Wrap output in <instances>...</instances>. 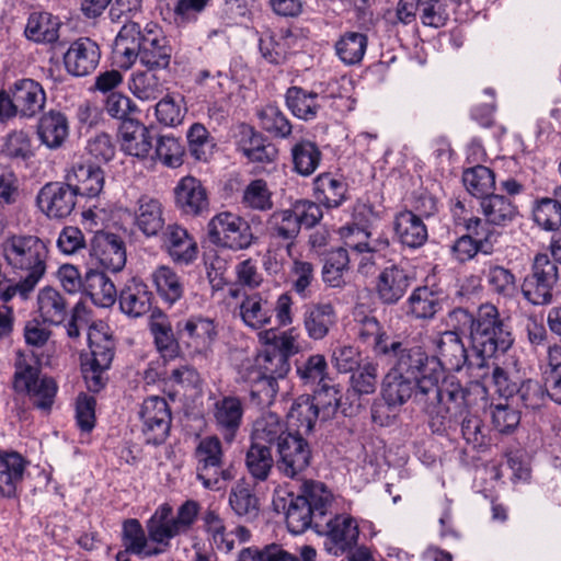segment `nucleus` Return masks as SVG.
<instances>
[{"label": "nucleus", "instance_id": "obj_23", "mask_svg": "<svg viewBox=\"0 0 561 561\" xmlns=\"http://www.w3.org/2000/svg\"><path fill=\"white\" fill-rule=\"evenodd\" d=\"M174 202L181 214L191 217L203 216L208 211L207 191L201 180L192 175L183 176L174 187Z\"/></svg>", "mask_w": 561, "mask_h": 561}, {"label": "nucleus", "instance_id": "obj_9", "mask_svg": "<svg viewBox=\"0 0 561 561\" xmlns=\"http://www.w3.org/2000/svg\"><path fill=\"white\" fill-rule=\"evenodd\" d=\"M207 233L213 244L232 251L247 250L259 240L250 224L231 211L215 215L207 225Z\"/></svg>", "mask_w": 561, "mask_h": 561}, {"label": "nucleus", "instance_id": "obj_60", "mask_svg": "<svg viewBox=\"0 0 561 561\" xmlns=\"http://www.w3.org/2000/svg\"><path fill=\"white\" fill-rule=\"evenodd\" d=\"M188 152L196 161H208L215 147L214 138L201 123H194L186 134Z\"/></svg>", "mask_w": 561, "mask_h": 561}, {"label": "nucleus", "instance_id": "obj_34", "mask_svg": "<svg viewBox=\"0 0 561 561\" xmlns=\"http://www.w3.org/2000/svg\"><path fill=\"white\" fill-rule=\"evenodd\" d=\"M61 22L58 16L49 12H32L24 28L27 41L41 45H51L59 39Z\"/></svg>", "mask_w": 561, "mask_h": 561}, {"label": "nucleus", "instance_id": "obj_32", "mask_svg": "<svg viewBox=\"0 0 561 561\" xmlns=\"http://www.w3.org/2000/svg\"><path fill=\"white\" fill-rule=\"evenodd\" d=\"M107 271L91 266L83 277L82 293L98 307H111L117 296L116 287L106 275Z\"/></svg>", "mask_w": 561, "mask_h": 561}, {"label": "nucleus", "instance_id": "obj_22", "mask_svg": "<svg viewBox=\"0 0 561 561\" xmlns=\"http://www.w3.org/2000/svg\"><path fill=\"white\" fill-rule=\"evenodd\" d=\"M152 148L151 161H159L171 169L180 168L184 162V147L178 138L154 134L153 128L142 125V151L148 152Z\"/></svg>", "mask_w": 561, "mask_h": 561}, {"label": "nucleus", "instance_id": "obj_24", "mask_svg": "<svg viewBox=\"0 0 561 561\" xmlns=\"http://www.w3.org/2000/svg\"><path fill=\"white\" fill-rule=\"evenodd\" d=\"M255 365L260 373V391L273 398L278 392V379H284L290 370L289 360L284 355L275 353L274 348L265 347L257 354Z\"/></svg>", "mask_w": 561, "mask_h": 561}, {"label": "nucleus", "instance_id": "obj_27", "mask_svg": "<svg viewBox=\"0 0 561 561\" xmlns=\"http://www.w3.org/2000/svg\"><path fill=\"white\" fill-rule=\"evenodd\" d=\"M159 238L173 262L190 265L197 259V242L186 229L178 225L168 226Z\"/></svg>", "mask_w": 561, "mask_h": 561}, {"label": "nucleus", "instance_id": "obj_4", "mask_svg": "<svg viewBox=\"0 0 561 561\" xmlns=\"http://www.w3.org/2000/svg\"><path fill=\"white\" fill-rule=\"evenodd\" d=\"M383 357L394 358L392 369L416 380L420 401L442 390L439 363L422 345L399 340V347Z\"/></svg>", "mask_w": 561, "mask_h": 561}, {"label": "nucleus", "instance_id": "obj_56", "mask_svg": "<svg viewBox=\"0 0 561 561\" xmlns=\"http://www.w3.org/2000/svg\"><path fill=\"white\" fill-rule=\"evenodd\" d=\"M275 462L268 446L251 443L245 454V466L253 479L266 481Z\"/></svg>", "mask_w": 561, "mask_h": 561}, {"label": "nucleus", "instance_id": "obj_49", "mask_svg": "<svg viewBox=\"0 0 561 561\" xmlns=\"http://www.w3.org/2000/svg\"><path fill=\"white\" fill-rule=\"evenodd\" d=\"M229 505L240 517L255 518L260 511V501L253 485L245 481H238L229 494Z\"/></svg>", "mask_w": 561, "mask_h": 561}, {"label": "nucleus", "instance_id": "obj_26", "mask_svg": "<svg viewBox=\"0 0 561 561\" xmlns=\"http://www.w3.org/2000/svg\"><path fill=\"white\" fill-rule=\"evenodd\" d=\"M78 196L93 198L100 195L104 186V171L92 162H77L65 178Z\"/></svg>", "mask_w": 561, "mask_h": 561}, {"label": "nucleus", "instance_id": "obj_44", "mask_svg": "<svg viewBox=\"0 0 561 561\" xmlns=\"http://www.w3.org/2000/svg\"><path fill=\"white\" fill-rule=\"evenodd\" d=\"M201 520L202 529L211 546L226 553L234 548L233 534L227 531L225 520L217 510L207 507L202 513Z\"/></svg>", "mask_w": 561, "mask_h": 561}, {"label": "nucleus", "instance_id": "obj_7", "mask_svg": "<svg viewBox=\"0 0 561 561\" xmlns=\"http://www.w3.org/2000/svg\"><path fill=\"white\" fill-rule=\"evenodd\" d=\"M341 399L342 393L339 386L324 380L311 397H300L295 401L289 417L296 422L299 431L302 430L305 434H309L313 431L318 419L327 421L335 415Z\"/></svg>", "mask_w": 561, "mask_h": 561}, {"label": "nucleus", "instance_id": "obj_45", "mask_svg": "<svg viewBox=\"0 0 561 561\" xmlns=\"http://www.w3.org/2000/svg\"><path fill=\"white\" fill-rule=\"evenodd\" d=\"M287 431L286 423L273 412L263 413L253 423L251 433V443H257L261 446H278V443L285 434H290Z\"/></svg>", "mask_w": 561, "mask_h": 561}, {"label": "nucleus", "instance_id": "obj_61", "mask_svg": "<svg viewBox=\"0 0 561 561\" xmlns=\"http://www.w3.org/2000/svg\"><path fill=\"white\" fill-rule=\"evenodd\" d=\"M257 116L261 127L268 134L277 138L290 136L293 125L278 106L268 104L259 112Z\"/></svg>", "mask_w": 561, "mask_h": 561}, {"label": "nucleus", "instance_id": "obj_19", "mask_svg": "<svg viewBox=\"0 0 561 561\" xmlns=\"http://www.w3.org/2000/svg\"><path fill=\"white\" fill-rule=\"evenodd\" d=\"M211 415L216 430L220 433L224 442L230 445L234 442L243 422L244 404L242 400L232 394L222 396L214 402Z\"/></svg>", "mask_w": 561, "mask_h": 561}, {"label": "nucleus", "instance_id": "obj_39", "mask_svg": "<svg viewBox=\"0 0 561 561\" xmlns=\"http://www.w3.org/2000/svg\"><path fill=\"white\" fill-rule=\"evenodd\" d=\"M37 136L47 148L59 149L69 136L67 116L56 110L44 113L37 123Z\"/></svg>", "mask_w": 561, "mask_h": 561}, {"label": "nucleus", "instance_id": "obj_14", "mask_svg": "<svg viewBox=\"0 0 561 561\" xmlns=\"http://www.w3.org/2000/svg\"><path fill=\"white\" fill-rule=\"evenodd\" d=\"M317 534L324 535V547L329 553L340 556L356 547L359 529L354 517L347 514H335L323 519V526Z\"/></svg>", "mask_w": 561, "mask_h": 561}, {"label": "nucleus", "instance_id": "obj_1", "mask_svg": "<svg viewBox=\"0 0 561 561\" xmlns=\"http://www.w3.org/2000/svg\"><path fill=\"white\" fill-rule=\"evenodd\" d=\"M419 385L416 380L405 377L402 374L391 370L382 381V398L388 407H400L408 400L422 408L428 415L430 427L434 433H443L455 426L465 412L468 390L465 389L457 378L443 380L440 391L428 394L426 401H420Z\"/></svg>", "mask_w": 561, "mask_h": 561}, {"label": "nucleus", "instance_id": "obj_29", "mask_svg": "<svg viewBox=\"0 0 561 561\" xmlns=\"http://www.w3.org/2000/svg\"><path fill=\"white\" fill-rule=\"evenodd\" d=\"M9 89L19 115L33 117L44 107L46 94L37 81L28 78L19 79Z\"/></svg>", "mask_w": 561, "mask_h": 561}, {"label": "nucleus", "instance_id": "obj_37", "mask_svg": "<svg viewBox=\"0 0 561 561\" xmlns=\"http://www.w3.org/2000/svg\"><path fill=\"white\" fill-rule=\"evenodd\" d=\"M114 60L121 69H129L140 54V26L136 22L125 24L114 44Z\"/></svg>", "mask_w": 561, "mask_h": 561}, {"label": "nucleus", "instance_id": "obj_3", "mask_svg": "<svg viewBox=\"0 0 561 561\" xmlns=\"http://www.w3.org/2000/svg\"><path fill=\"white\" fill-rule=\"evenodd\" d=\"M510 318H503L493 304H482L477 310L476 327L471 332L472 364L488 369L491 359L505 354L514 344Z\"/></svg>", "mask_w": 561, "mask_h": 561}, {"label": "nucleus", "instance_id": "obj_30", "mask_svg": "<svg viewBox=\"0 0 561 561\" xmlns=\"http://www.w3.org/2000/svg\"><path fill=\"white\" fill-rule=\"evenodd\" d=\"M239 313L247 327L260 330L271 324L274 304L263 293L245 294L240 302Z\"/></svg>", "mask_w": 561, "mask_h": 561}, {"label": "nucleus", "instance_id": "obj_50", "mask_svg": "<svg viewBox=\"0 0 561 561\" xmlns=\"http://www.w3.org/2000/svg\"><path fill=\"white\" fill-rule=\"evenodd\" d=\"M409 311L416 319H433L442 310V298L427 286L417 287L408 299Z\"/></svg>", "mask_w": 561, "mask_h": 561}, {"label": "nucleus", "instance_id": "obj_8", "mask_svg": "<svg viewBox=\"0 0 561 561\" xmlns=\"http://www.w3.org/2000/svg\"><path fill=\"white\" fill-rule=\"evenodd\" d=\"M197 479L208 490H220L236 477L234 468L227 465L222 442L216 435L202 438L195 449Z\"/></svg>", "mask_w": 561, "mask_h": 561}, {"label": "nucleus", "instance_id": "obj_18", "mask_svg": "<svg viewBox=\"0 0 561 561\" xmlns=\"http://www.w3.org/2000/svg\"><path fill=\"white\" fill-rule=\"evenodd\" d=\"M142 423L147 444L160 445L165 440L171 425V412L164 398L153 396L142 401Z\"/></svg>", "mask_w": 561, "mask_h": 561}, {"label": "nucleus", "instance_id": "obj_46", "mask_svg": "<svg viewBox=\"0 0 561 561\" xmlns=\"http://www.w3.org/2000/svg\"><path fill=\"white\" fill-rule=\"evenodd\" d=\"M152 287L156 289L161 299L174 305L184 294V286L180 276L168 265L158 266L150 276Z\"/></svg>", "mask_w": 561, "mask_h": 561}, {"label": "nucleus", "instance_id": "obj_53", "mask_svg": "<svg viewBox=\"0 0 561 561\" xmlns=\"http://www.w3.org/2000/svg\"><path fill=\"white\" fill-rule=\"evenodd\" d=\"M294 171L302 176L311 175L320 164L322 153L316 142L301 139L291 149Z\"/></svg>", "mask_w": 561, "mask_h": 561}, {"label": "nucleus", "instance_id": "obj_58", "mask_svg": "<svg viewBox=\"0 0 561 561\" xmlns=\"http://www.w3.org/2000/svg\"><path fill=\"white\" fill-rule=\"evenodd\" d=\"M88 341L91 351L90 363L96 367L110 368L115 354L113 339L98 329L90 328Z\"/></svg>", "mask_w": 561, "mask_h": 561}, {"label": "nucleus", "instance_id": "obj_2", "mask_svg": "<svg viewBox=\"0 0 561 561\" xmlns=\"http://www.w3.org/2000/svg\"><path fill=\"white\" fill-rule=\"evenodd\" d=\"M280 501L288 530L294 535H300L308 529L316 533L321 529L323 519L333 505L334 495L323 482L306 480L297 494L289 493Z\"/></svg>", "mask_w": 561, "mask_h": 561}, {"label": "nucleus", "instance_id": "obj_40", "mask_svg": "<svg viewBox=\"0 0 561 561\" xmlns=\"http://www.w3.org/2000/svg\"><path fill=\"white\" fill-rule=\"evenodd\" d=\"M336 323L335 309L330 302L309 304L304 311V327L312 340L324 339Z\"/></svg>", "mask_w": 561, "mask_h": 561}, {"label": "nucleus", "instance_id": "obj_42", "mask_svg": "<svg viewBox=\"0 0 561 561\" xmlns=\"http://www.w3.org/2000/svg\"><path fill=\"white\" fill-rule=\"evenodd\" d=\"M314 196L327 208H337L347 199L348 185L342 176L325 172L313 181Z\"/></svg>", "mask_w": 561, "mask_h": 561}, {"label": "nucleus", "instance_id": "obj_43", "mask_svg": "<svg viewBox=\"0 0 561 561\" xmlns=\"http://www.w3.org/2000/svg\"><path fill=\"white\" fill-rule=\"evenodd\" d=\"M483 275L489 290L497 298L513 300L517 297L519 287L514 272L496 263H488Z\"/></svg>", "mask_w": 561, "mask_h": 561}, {"label": "nucleus", "instance_id": "obj_31", "mask_svg": "<svg viewBox=\"0 0 561 561\" xmlns=\"http://www.w3.org/2000/svg\"><path fill=\"white\" fill-rule=\"evenodd\" d=\"M28 461L18 451L0 450V494L14 497Z\"/></svg>", "mask_w": 561, "mask_h": 561}, {"label": "nucleus", "instance_id": "obj_41", "mask_svg": "<svg viewBox=\"0 0 561 561\" xmlns=\"http://www.w3.org/2000/svg\"><path fill=\"white\" fill-rule=\"evenodd\" d=\"M167 38L156 24H148L142 33V65L149 69L164 68L170 61Z\"/></svg>", "mask_w": 561, "mask_h": 561}, {"label": "nucleus", "instance_id": "obj_13", "mask_svg": "<svg viewBox=\"0 0 561 561\" xmlns=\"http://www.w3.org/2000/svg\"><path fill=\"white\" fill-rule=\"evenodd\" d=\"M467 234L459 237L451 247L456 261L466 263L477 254L492 255L494 253V232L485 229V224L480 217H470L465 221Z\"/></svg>", "mask_w": 561, "mask_h": 561}, {"label": "nucleus", "instance_id": "obj_52", "mask_svg": "<svg viewBox=\"0 0 561 561\" xmlns=\"http://www.w3.org/2000/svg\"><path fill=\"white\" fill-rule=\"evenodd\" d=\"M322 279L330 287H342L344 273L350 270L351 257L346 248H335L324 254Z\"/></svg>", "mask_w": 561, "mask_h": 561}, {"label": "nucleus", "instance_id": "obj_63", "mask_svg": "<svg viewBox=\"0 0 561 561\" xmlns=\"http://www.w3.org/2000/svg\"><path fill=\"white\" fill-rule=\"evenodd\" d=\"M554 288L545 282L527 274L522 282L520 293L523 298L531 306H548L553 301Z\"/></svg>", "mask_w": 561, "mask_h": 561}, {"label": "nucleus", "instance_id": "obj_21", "mask_svg": "<svg viewBox=\"0 0 561 561\" xmlns=\"http://www.w3.org/2000/svg\"><path fill=\"white\" fill-rule=\"evenodd\" d=\"M68 185V181L49 182L37 194V204L50 218H65L69 216L75 206L78 194Z\"/></svg>", "mask_w": 561, "mask_h": 561}, {"label": "nucleus", "instance_id": "obj_38", "mask_svg": "<svg viewBox=\"0 0 561 561\" xmlns=\"http://www.w3.org/2000/svg\"><path fill=\"white\" fill-rule=\"evenodd\" d=\"M148 328L157 351L163 358H174L179 353V343L167 313L159 308L151 309Z\"/></svg>", "mask_w": 561, "mask_h": 561}, {"label": "nucleus", "instance_id": "obj_6", "mask_svg": "<svg viewBox=\"0 0 561 561\" xmlns=\"http://www.w3.org/2000/svg\"><path fill=\"white\" fill-rule=\"evenodd\" d=\"M37 312L42 321L50 325H60L69 319L67 334L71 339L78 337L81 323L88 322V309L81 299L73 302L60 290L50 286L39 289Z\"/></svg>", "mask_w": 561, "mask_h": 561}, {"label": "nucleus", "instance_id": "obj_20", "mask_svg": "<svg viewBox=\"0 0 561 561\" xmlns=\"http://www.w3.org/2000/svg\"><path fill=\"white\" fill-rule=\"evenodd\" d=\"M100 59L101 49L89 37L73 41L62 57L66 71L77 78L91 75L99 66Z\"/></svg>", "mask_w": 561, "mask_h": 561}, {"label": "nucleus", "instance_id": "obj_5", "mask_svg": "<svg viewBox=\"0 0 561 561\" xmlns=\"http://www.w3.org/2000/svg\"><path fill=\"white\" fill-rule=\"evenodd\" d=\"M5 263L14 272H24L27 277L41 280L47 270L48 247L34 234L13 233L0 245Z\"/></svg>", "mask_w": 561, "mask_h": 561}, {"label": "nucleus", "instance_id": "obj_33", "mask_svg": "<svg viewBox=\"0 0 561 561\" xmlns=\"http://www.w3.org/2000/svg\"><path fill=\"white\" fill-rule=\"evenodd\" d=\"M480 208L484 217L482 221L485 224V229H489V226L507 227L519 214L518 207L511 198L494 193L482 198Z\"/></svg>", "mask_w": 561, "mask_h": 561}, {"label": "nucleus", "instance_id": "obj_57", "mask_svg": "<svg viewBox=\"0 0 561 561\" xmlns=\"http://www.w3.org/2000/svg\"><path fill=\"white\" fill-rule=\"evenodd\" d=\"M178 330L180 339L186 337L187 342L195 343V347L205 346L217 334L214 322L202 317H191L183 323V327L179 323Z\"/></svg>", "mask_w": 561, "mask_h": 561}, {"label": "nucleus", "instance_id": "obj_17", "mask_svg": "<svg viewBox=\"0 0 561 561\" xmlns=\"http://www.w3.org/2000/svg\"><path fill=\"white\" fill-rule=\"evenodd\" d=\"M233 139L237 151L250 162L270 164L278 157L277 147L247 123L237 126Z\"/></svg>", "mask_w": 561, "mask_h": 561}, {"label": "nucleus", "instance_id": "obj_59", "mask_svg": "<svg viewBox=\"0 0 561 561\" xmlns=\"http://www.w3.org/2000/svg\"><path fill=\"white\" fill-rule=\"evenodd\" d=\"M273 193L265 180H252L243 190L241 204L244 208L268 211L274 207Z\"/></svg>", "mask_w": 561, "mask_h": 561}, {"label": "nucleus", "instance_id": "obj_62", "mask_svg": "<svg viewBox=\"0 0 561 561\" xmlns=\"http://www.w3.org/2000/svg\"><path fill=\"white\" fill-rule=\"evenodd\" d=\"M327 359L321 354L310 355L306 360L298 363L296 371L305 385H321L331 381L327 374Z\"/></svg>", "mask_w": 561, "mask_h": 561}, {"label": "nucleus", "instance_id": "obj_10", "mask_svg": "<svg viewBox=\"0 0 561 561\" xmlns=\"http://www.w3.org/2000/svg\"><path fill=\"white\" fill-rule=\"evenodd\" d=\"M277 470L289 479L299 478L310 466L312 451L309 443L297 433L285 434L276 447Z\"/></svg>", "mask_w": 561, "mask_h": 561}, {"label": "nucleus", "instance_id": "obj_64", "mask_svg": "<svg viewBox=\"0 0 561 561\" xmlns=\"http://www.w3.org/2000/svg\"><path fill=\"white\" fill-rule=\"evenodd\" d=\"M117 138L121 150L125 154L140 157V121L138 116L121 122Z\"/></svg>", "mask_w": 561, "mask_h": 561}, {"label": "nucleus", "instance_id": "obj_35", "mask_svg": "<svg viewBox=\"0 0 561 561\" xmlns=\"http://www.w3.org/2000/svg\"><path fill=\"white\" fill-rule=\"evenodd\" d=\"M324 100V95L298 85L289 87L285 93L287 108L295 117L306 122L317 118Z\"/></svg>", "mask_w": 561, "mask_h": 561}, {"label": "nucleus", "instance_id": "obj_54", "mask_svg": "<svg viewBox=\"0 0 561 561\" xmlns=\"http://www.w3.org/2000/svg\"><path fill=\"white\" fill-rule=\"evenodd\" d=\"M462 182L472 196L482 199L493 194L495 174L490 168L479 164L463 171Z\"/></svg>", "mask_w": 561, "mask_h": 561}, {"label": "nucleus", "instance_id": "obj_55", "mask_svg": "<svg viewBox=\"0 0 561 561\" xmlns=\"http://www.w3.org/2000/svg\"><path fill=\"white\" fill-rule=\"evenodd\" d=\"M533 220L546 231H557L561 227V206L553 197H540L534 201Z\"/></svg>", "mask_w": 561, "mask_h": 561}, {"label": "nucleus", "instance_id": "obj_36", "mask_svg": "<svg viewBox=\"0 0 561 561\" xmlns=\"http://www.w3.org/2000/svg\"><path fill=\"white\" fill-rule=\"evenodd\" d=\"M393 228L401 244L411 249L422 247L427 238V228L413 210H402L394 217Z\"/></svg>", "mask_w": 561, "mask_h": 561}, {"label": "nucleus", "instance_id": "obj_25", "mask_svg": "<svg viewBox=\"0 0 561 561\" xmlns=\"http://www.w3.org/2000/svg\"><path fill=\"white\" fill-rule=\"evenodd\" d=\"M356 323L357 339L370 347L376 356L383 357L399 347V339L391 337L375 316L364 314Z\"/></svg>", "mask_w": 561, "mask_h": 561}, {"label": "nucleus", "instance_id": "obj_51", "mask_svg": "<svg viewBox=\"0 0 561 561\" xmlns=\"http://www.w3.org/2000/svg\"><path fill=\"white\" fill-rule=\"evenodd\" d=\"M367 45V35L359 32H346L336 41L334 48L344 65L353 66L363 60Z\"/></svg>", "mask_w": 561, "mask_h": 561}, {"label": "nucleus", "instance_id": "obj_15", "mask_svg": "<svg viewBox=\"0 0 561 561\" xmlns=\"http://www.w3.org/2000/svg\"><path fill=\"white\" fill-rule=\"evenodd\" d=\"M434 346L435 354L432 356L439 363L440 381L449 378L445 377V370L460 371L465 366L477 368L472 364L473 355L469 356L462 339L456 331L439 333L434 340Z\"/></svg>", "mask_w": 561, "mask_h": 561}, {"label": "nucleus", "instance_id": "obj_11", "mask_svg": "<svg viewBox=\"0 0 561 561\" xmlns=\"http://www.w3.org/2000/svg\"><path fill=\"white\" fill-rule=\"evenodd\" d=\"M126 247L123 238L111 231L99 230L90 241L89 265L121 272L126 264Z\"/></svg>", "mask_w": 561, "mask_h": 561}, {"label": "nucleus", "instance_id": "obj_16", "mask_svg": "<svg viewBox=\"0 0 561 561\" xmlns=\"http://www.w3.org/2000/svg\"><path fill=\"white\" fill-rule=\"evenodd\" d=\"M379 213L373 205H362L354 215V222L340 228L339 233L347 252L356 254L370 253V237L374 224L379 219Z\"/></svg>", "mask_w": 561, "mask_h": 561}, {"label": "nucleus", "instance_id": "obj_48", "mask_svg": "<svg viewBox=\"0 0 561 561\" xmlns=\"http://www.w3.org/2000/svg\"><path fill=\"white\" fill-rule=\"evenodd\" d=\"M295 36L289 30L270 34L260 38L259 49L262 57L272 65H283L290 54Z\"/></svg>", "mask_w": 561, "mask_h": 561}, {"label": "nucleus", "instance_id": "obj_28", "mask_svg": "<svg viewBox=\"0 0 561 561\" xmlns=\"http://www.w3.org/2000/svg\"><path fill=\"white\" fill-rule=\"evenodd\" d=\"M411 285L408 272L392 264L385 267L376 279V295L382 305H396L407 293Z\"/></svg>", "mask_w": 561, "mask_h": 561}, {"label": "nucleus", "instance_id": "obj_12", "mask_svg": "<svg viewBox=\"0 0 561 561\" xmlns=\"http://www.w3.org/2000/svg\"><path fill=\"white\" fill-rule=\"evenodd\" d=\"M172 507L164 503L160 505L147 522L148 537L142 530V556H158L171 546V539L181 533L173 522Z\"/></svg>", "mask_w": 561, "mask_h": 561}, {"label": "nucleus", "instance_id": "obj_47", "mask_svg": "<svg viewBox=\"0 0 561 561\" xmlns=\"http://www.w3.org/2000/svg\"><path fill=\"white\" fill-rule=\"evenodd\" d=\"M271 238L283 241L291 247L300 233V227L290 208L275 210L266 221Z\"/></svg>", "mask_w": 561, "mask_h": 561}]
</instances>
